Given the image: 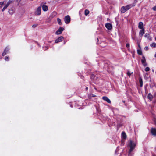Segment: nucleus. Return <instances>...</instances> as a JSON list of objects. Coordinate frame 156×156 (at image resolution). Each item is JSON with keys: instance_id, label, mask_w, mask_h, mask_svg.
<instances>
[{"instance_id": "38", "label": "nucleus", "mask_w": 156, "mask_h": 156, "mask_svg": "<svg viewBox=\"0 0 156 156\" xmlns=\"http://www.w3.org/2000/svg\"><path fill=\"white\" fill-rule=\"evenodd\" d=\"M8 6L6 4L5 6L4 7L5 8V9H6L8 7Z\"/></svg>"}, {"instance_id": "29", "label": "nucleus", "mask_w": 156, "mask_h": 156, "mask_svg": "<svg viewBox=\"0 0 156 156\" xmlns=\"http://www.w3.org/2000/svg\"><path fill=\"white\" fill-rule=\"evenodd\" d=\"M145 70L146 71L148 72L149 71L150 68L148 67H146L145 69Z\"/></svg>"}, {"instance_id": "1", "label": "nucleus", "mask_w": 156, "mask_h": 156, "mask_svg": "<svg viewBox=\"0 0 156 156\" xmlns=\"http://www.w3.org/2000/svg\"><path fill=\"white\" fill-rule=\"evenodd\" d=\"M136 142L130 140L128 144V146L129 147V154H130L131 152L135 148L136 145Z\"/></svg>"}, {"instance_id": "11", "label": "nucleus", "mask_w": 156, "mask_h": 156, "mask_svg": "<svg viewBox=\"0 0 156 156\" xmlns=\"http://www.w3.org/2000/svg\"><path fill=\"white\" fill-rule=\"evenodd\" d=\"M98 43V44H100L101 46L104 47V46L102 44V43H104L103 42H101V40H97Z\"/></svg>"}, {"instance_id": "26", "label": "nucleus", "mask_w": 156, "mask_h": 156, "mask_svg": "<svg viewBox=\"0 0 156 156\" xmlns=\"http://www.w3.org/2000/svg\"><path fill=\"white\" fill-rule=\"evenodd\" d=\"M62 40H55V43H58L59 42L62 41Z\"/></svg>"}, {"instance_id": "20", "label": "nucleus", "mask_w": 156, "mask_h": 156, "mask_svg": "<svg viewBox=\"0 0 156 156\" xmlns=\"http://www.w3.org/2000/svg\"><path fill=\"white\" fill-rule=\"evenodd\" d=\"M57 20L58 23L60 25H61L62 24V23L61 22V20L59 18L57 19Z\"/></svg>"}, {"instance_id": "18", "label": "nucleus", "mask_w": 156, "mask_h": 156, "mask_svg": "<svg viewBox=\"0 0 156 156\" xmlns=\"http://www.w3.org/2000/svg\"><path fill=\"white\" fill-rule=\"evenodd\" d=\"M144 37L146 38H150V39L151 38L150 37V35L148 33H146L144 35Z\"/></svg>"}, {"instance_id": "36", "label": "nucleus", "mask_w": 156, "mask_h": 156, "mask_svg": "<svg viewBox=\"0 0 156 156\" xmlns=\"http://www.w3.org/2000/svg\"><path fill=\"white\" fill-rule=\"evenodd\" d=\"M4 2H0V5H3L4 4Z\"/></svg>"}, {"instance_id": "42", "label": "nucleus", "mask_w": 156, "mask_h": 156, "mask_svg": "<svg viewBox=\"0 0 156 156\" xmlns=\"http://www.w3.org/2000/svg\"><path fill=\"white\" fill-rule=\"evenodd\" d=\"M86 90H88V87H86Z\"/></svg>"}, {"instance_id": "49", "label": "nucleus", "mask_w": 156, "mask_h": 156, "mask_svg": "<svg viewBox=\"0 0 156 156\" xmlns=\"http://www.w3.org/2000/svg\"><path fill=\"white\" fill-rule=\"evenodd\" d=\"M155 39H156V37H155Z\"/></svg>"}, {"instance_id": "12", "label": "nucleus", "mask_w": 156, "mask_h": 156, "mask_svg": "<svg viewBox=\"0 0 156 156\" xmlns=\"http://www.w3.org/2000/svg\"><path fill=\"white\" fill-rule=\"evenodd\" d=\"M144 29H142L140 31L139 35L140 37H142L144 33Z\"/></svg>"}, {"instance_id": "7", "label": "nucleus", "mask_w": 156, "mask_h": 156, "mask_svg": "<svg viewBox=\"0 0 156 156\" xmlns=\"http://www.w3.org/2000/svg\"><path fill=\"white\" fill-rule=\"evenodd\" d=\"M41 7H39L37 9L35 12V14L36 15H40L41 13Z\"/></svg>"}, {"instance_id": "5", "label": "nucleus", "mask_w": 156, "mask_h": 156, "mask_svg": "<svg viewBox=\"0 0 156 156\" xmlns=\"http://www.w3.org/2000/svg\"><path fill=\"white\" fill-rule=\"evenodd\" d=\"M105 27L108 30H111L112 28V25L109 23H106L105 24Z\"/></svg>"}, {"instance_id": "15", "label": "nucleus", "mask_w": 156, "mask_h": 156, "mask_svg": "<svg viewBox=\"0 0 156 156\" xmlns=\"http://www.w3.org/2000/svg\"><path fill=\"white\" fill-rule=\"evenodd\" d=\"M147 98L150 100H152L153 98V96L151 94L149 93L148 95Z\"/></svg>"}, {"instance_id": "43", "label": "nucleus", "mask_w": 156, "mask_h": 156, "mask_svg": "<svg viewBox=\"0 0 156 156\" xmlns=\"http://www.w3.org/2000/svg\"><path fill=\"white\" fill-rule=\"evenodd\" d=\"M5 10L3 8V9L2 10V11H4Z\"/></svg>"}, {"instance_id": "24", "label": "nucleus", "mask_w": 156, "mask_h": 156, "mask_svg": "<svg viewBox=\"0 0 156 156\" xmlns=\"http://www.w3.org/2000/svg\"><path fill=\"white\" fill-rule=\"evenodd\" d=\"M143 59L141 60V61L142 63L145 62H146V59L144 56H143Z\"/></svg>"}, {"instance_id": "39", "label": "nucleus", "mask_w": 156, "mask_h": 156, "mask_svg": "<svg viewBox=\"0 0 156 156\" xmlns=\"http://www.w3.org/2000/svg\"><path fill=\"white\" fill-rule=\"evenodd\" d=\"M63 38V37L62 36H61L58 37L57 39H62Z\"/></svg>"}, {"instance_id": "25", "label": "nucleus", "mask_w": 156, "mask_h": 156, "mask_svg": "<svg viewBox=\"0 0 156 156\" xmlns=\"http://www.w3.org/2000/svg\"><path fill=\"white\" fill-rule=\"evenodd\" d=\"M137 52L138 54L139 55H142V52L140 50H137Z\"/></svg>"}, {"instance_id": "3", "label": "nucleus", "mask_w": 156, "mask_h": 156, "mask_svg": "<svg viewBox=\"0 0 156 156\" xmlns=\"http://www.w3.org/2000/svg\"><path fill=\"white\" fill-rule=\"evenodd\" d=\"M9 47H6L4 51L2 53V55L3 56H4L6 54H8L9 52Z\"/></svg>"}, {"instance_id": "4", "label": "nucleus", "mask_w": 156, "mask_h": 156, "mask_svg": "<svg viewBox=\"0 0 156 156\" xmlns=\"http://www.w3.org/2000/svg\"><path fill=\"white\" fill-rule=\"evenodd\" d=\"M64 21L66 24L69 23L70 21V18L69 16L67 15L65 16L64 18Z\"/></svg>"}, {"instance_id": "34", "label": "nucleus", "mask_w": 156, "mask_h": 156, "mask_svg": "<svg viewBox=\"0 0 156 156\" xmlns=\"http://www.w3.org/2000/svg\"><path fill=\"white\" fill-rule=\"evenodd\" d=\"M144 50L147 51L148 50V48L147 46H146L144 48Z\"/></svg>"}, {"instance_id": "33", "label": "nucleus", "mask_w": 156, "mask_h": 156, "mask_svg": "<svg viewBox=\"0 0 156 156\" xmlns=\"http://www.w3.org/2000/svg\"><path fill=\"white\" fill-rule=\"evenodd\" d=\"M129 43H127L126 44V46L128 48L129 47Z\"/></svg>"}, {"instance_id": "6", "label": "nucleus", "mask_w": 156, "mask_h": 156, "mask_svg": "<svg viewBox=\"0 0 156 156\" xmlns=\"http://www.w3.org/2000/svg\"><path fill=\"white\" fill-rule=\"evenodd\" d=\"M64 30V29L62 27H60L58 30L55 33L56 34H60L62 32V31Z\"/></svg>"}, {"instance_id": "46", "label": "nucleus", "mask_w": 156, "mask_h": 156, "mask_svg": "<svg viewBox=\"0 0 156 156\" xmlns=\"http://www.w3.org/2000/svg\"><path fill=\"white\" fill-rule=\"evenodd\" d=\"M3 9L5 10V9H5V8L4 7L3 8Z\"/></svg>"}, {"instance_id": "31", "label": "nucleus", "mask_w": 156, "mask_h": 156, "mask_svg": "<svg viewBox=\"0 0 156 156\" xmlns=\"http://www.w3.org/2000/svg\"><path fill=\"white\" fill-rule=\"evenodd\" d=\"M96 96L93 94H91L90 96V98H91L92 97H94Z\"/></svg>"}, {"instance_id": "16", "label": "nucleus", "mask_w": 156, "mask_h": 156, "mask_svg": "<svg viewBox=\"0 0 156 156\" xmlns=\"http://www.w3.org/2000/svg\"><path fill=\"white\" fill-rule=\"evenodd\" d=\"M139 83L140 84V86L142 87L143 86V81L141 77H140L139 79Z\"/></svg>"}, {"instance_id": "45", "label": "nucleus", "mask_w": 156, "mask_h": 156, "mask_svg": "<svg viewBox=\"0 0 156 156\" xmlns=\"http://www.w3.org/2000/svg\"><path fill=\"white\" fill-rule=\"evenodd\" d=\"M155 57H156V54H155Z\"/></svg>"}, {"instance_id": "14", "label": "nucleus", "mask_w": 156, "mask_h": 156, "mask_svg": "<svg viewBox=\"0 0 156 156\" xmlns=\"http://www.w3.org/2000/svg\"><path fill=\"white\" fill-rule=\"evenodd\" d=\"M42 9L43 10H44V11H46L48 10V7L46 6V5H43L42 7Z\"/></svg>"}, {"instance_id": "32", "label": "nucleus", "mask_w": 156, "mask_h": 156, "mask_svg": "<svg viewBox=\"0 0 156 156\" xmlns=\"http://www.w3.org/2000/svg\"><path fill=\"white\" fill-rule=\"evenodd\" d=\"M124 140H122V141H121V145H124Z\"/></svg>"}, {"instance_id": "2", "label": "nucleus", "mask_w": 156, "mask_h": 156, "mask_svg": "<svg viewBox=\"0 0 156 156\" xmlns=\"http://www.w3.org/2000/svg\"><path fill=\"white\" fill-rule=\"evenodd\" d=\"M132 6L131 5H128L126 6H123L121 9V12L122 13H124L125 12L130 9Z\"/></svg>"}, {"instance_id": "13", "label": "nucleus", "mask_w": 156, "mask_h": 156, "mask_svg": "<svg viewBox=\"0 0 156 156\" xmlns=\"http://www.w3.org/2000/svg\"><path fill=\"white\" fill-rule=\"evenodd\" d=\"M122 136L124 139H126V135L124 132H123L122 134Z\"/></svg>"}, {"instance_id": "22", "label": "nucleus", "mask_w": 156, "mask_h": 156, "mask_svg": "<svg viewBox=\"0 0 156 156\" xmlns=\"http://www.w3.org/2000/svg\"><path fill=\"white\" fill-rule=\"evenodd\" d=\"M89 11L88 10H87V9H86L85 10V12H84V13H85V15L86 16H87L88 14H89Z\"/></svg>"}, {"instance_id": "44", "label": "nucleus", "mask_w": 156, "mask_h": 156, "mask_svg": "<svg viewBox=\"0 0 156 156\" xmlns=\"http://www.w3.org/2000/svg\"><path fill=\"white\" fill-rule=\"evenodd\" d=\"M138 46L140 48V46L139 44H138Z\"/></svg>"}, {"instance_id": "27", "label": "nucleus", "mask_w": 156, "mask_h": 156, "mask_svg": "<svg viewBox=\"0 0 156 156\" xmlns=\"http://www.w3.org/2000/svg\"><path fill=\"white\" fill-rule=\"evenodd\" d=\"M5 59L6 61H8L9 60V56H5Z\"/></svg>"}, {"instance_id": "35", "label": "nucleus", "mask_w": 156, "mask_h": 156, "mask_svg": "<svg viewBox=\"0 0 156 156\" xmlns=\"http://www.w3.org/2000/svg\"><path fill=\"white\" fill-rule=\"evenodd\" d=\"M153 9L154 11H156V5L153 8Z\"/></svg>"}, {"instance_id": "30", "label": "nucleus", "mask_w": 156, "mask_h": 156, "mask_svg": "<svg viewBox=\"0 0 156 156\" xmlns=\"http://www.w3.org/2000/svg\"><path fill=\"white\" fill-rule=\"evenodd\" d=\"M142 64H143V66H146L147 65V64L146 63V62L143 63H142Z\"/></svg>"}, {"instance_id": "19", "label": "nucleus", "mask_w": 156, "mask_h": 156, "mask_svg": "<svg viewBox=\"0 0 156 156\" xmlns=\"http://www.w3.org/2000/svg\"><path fill=\"white\" fill-rule=\"evenodd\" d=\"M97 78V77L94 74H91V78L92 79H95Z\"/></svg>"}, {"instance_id": "9", "label": "nucleus", "mask_w": 156, "mask_h": 156, "mask_svg": "<svg viewBox=\"0 0 156 156\" xmlns=\"http://www.w3.org/2000/svg\"><path fill=\"white\" fill-rule=\"evenodd\" d=\"M102 99L103 100L106 101L108 103H110L111 102V101L110 99L106 96H104L102 97Z\"/></svg>"}, {"instance_id": "37", "label": "nucleus", "mask_w": 156, "mask_h": 156, "mask_svg": "<svg viewBox=\"0 0 156 156\" xmlns=\"http://www.w3.org/2000/svg\"><path fill=\"white\" fill-rule=\"evenodd\" d=\"M37 26V25H32V27H33V28H35Z\"/></svg>"}, {"instance_id": "48", "label": "nucleus", "mask_w": 156, "mask_h": 156, "mask_svg": "<svg viewBox=\"0 0 156 156\" xmlns=\"http://www.w3.org/2000/svg\"><path fill=\"white\" fill-rule=\"evenodd\" d=\"M128 50H129V48H128Z\"/></svg>"}, {"instance_id": "40", "label": "nucleus", "mask_w": 156, "mask_h": 156, "mask_svg": "<svg viewBox=\"0 0 156 156\" xmlns=\"http://www.w3.org/2000/svg\"><path fill=\"white\" fill-rule=\"evenodd\" d=\"M18 2V3H19L21 1V0H16Z\"/></svg>"}, {"instance_id": "17", "label": "nucleus", "mask_w": 156, "mask_h": 156, "mask_svg": "<svg viewBox=\"0 0 156 156\" xmlns=\"http://www.w3.org/2000/svg\"><path fill=\"white\" fill-rule=\"evenodd\" d=\"M8 12L9 14L12 15L14 13V11L12 9H10L9 10Z\"/></svg>"}, {"instance_id": "47", "label": "nucleus", "mask_w": 156, "mask_h": 156, "mask_svg": "<svg viewBox=\"0 0 156 156\" xmlns=\"http://www.w3.org/2000/svg\"><path fill=\"white\" fill-rule=\"evenodd\" d=\"M109 20V19L108 18V19H107V20Z\"/></svg>"}, {"instance_id": "8", "label": "nucleus", "mask_w": 156, "mask_h": 156, "mask_svg": "<svg viewBox=\"0 0 156 156\" xmlns=\"http://www.w3.org/2000/svg\"><path fill=\"white\" fill-rule=\"evenodd\" d=\"M151 133L153 135L156 136V129L154 128H152L151 129Z\"/></svg>"}, {"instance_id": "41", "label": "nucleus", "mask_w": 156, "mask_h": 156, "mask_svg": "<svg viewBox=\"0 0 156 156\" xmlns=\"http://www.w3.org/2000/svg\"><path fill=\"white\" fill-rule=\"evenodd\" d=\"M122 126V124H119V127H120V126Z\"/></svg>"}, {"instance_id": "21", "label": "nucleus", "mask_w": 156, "mask_h": 156, "mask_svg": "<svg viewBox=\"0 0 156 156\" xmlns=\"http://www.w3.org/2000/svg\"><path fill=\"white\" fill-rule=\"evenodd\" d=\"M13 2V0H9V1L8 2L6 5L9 6L10 4H12Z\"/></svg>"}, {"instance_id": "50", "label": "nucleus", "mask_w": 156, "mask_h": 156, "mask_svg": "<svg viewBox=\"0 0 156 156\" xmlns=\"http://www.w3.org/2000/svg\"><path fill=\"white\" fill-rule=\"evenodd\" d=\"M153 156H156L155 155H154Z\"/></svg>"}, {"instance_id": "10", "label": "nucleus", "mask_w": 156, "mask_h": 156, "mask_svg": "<svg viewBox=\"0 0 156 156\" xmlns=\"http://www.w3.org/2000/svg\"><path fill=\"white\" fill-rule=\"evenodd\" d=\"M138 27L140 29H143V24L142 22H140L139 23Z\"/></svg>"}, {"instance_id": "23", "label": "nucleus", "mask_w": 156, "mask_h": 156, "mask_svg": "<svg viewBox=\"0 0 156 156\" xmlns=\"http://www.w3.org/2000/svg\"><path fill=\"white\" fill-rule=\"evenodd\" d=\"M150 46L152 47H156V44L154 43H153L151 44Z\"/></svg>"}, {"instance_id": "28", "label": "nucleus", "mask_w": 156, "mask_h": 156, "mask_svg": "<svg viewBox=\"0 0 156 156\" xmlns=\"http://www.w3.org/2000/svg\"><path fill=\"white\" fill-rule=\"evenodd\" d=\"M132 73H133V72H131H131H129V71H128L127 72V75H128L129 76H130L131 75V74Z\"/></svg>"}]
</instances>
